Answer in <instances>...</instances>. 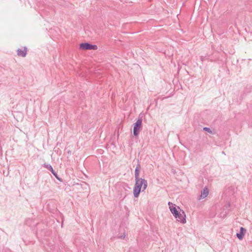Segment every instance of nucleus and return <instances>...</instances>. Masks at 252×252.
Listing matches in <instances>:
<instances>
[{
    "label": "nucleus",
    "mask_w": 252,
    "mask_h": 252,
    "mask_svg": "<svg viewBox=\"0 0 252 252\" xmlns=\"http://www.w3.org/2000/svg\"><path fill=\"white\" fill-rule=\"evenodd\" d=\"M148 183L147 180L142 178H139L135 180V184L133 189V194L135 197H138L141 189L143 191L145 190L147 187Z\"/></svg>",
    "instance_id": "1"
},
{
    "label": "nucleus",
    "mask_w": 252,
    "mask_h": 252,
    "mask_svg": "<svg viewBox=\"0 0 252 252\" xmlns=\"http://www.w3.org/2000/svg\"><path fill=\"white\" fill-rule=\"evenodd\" d=\"M174 217L178 221H180L182 223L184 224L186 222L185 213L181 210L180 211L177 212L176 214L174 215Z\"/></svg>",
    "instance_id": "2"
},
{
    "label": "nucleus",
    "mask_w": 252,
    "mask_h": 252,
    "mask_svg": "<svg viewBox=\"0 0 252 252\" xmlns=\"http://www.w3.org/2000/svg\"><path fill=\"white\" fill-rule=\"evenodd\" d=\"M142 120L141 119H138L137 121L134 124L133 127V135L137 136L142 126Z\"/></svg>",
    "instance_id": "3"
},
{
    "label": "nucleus",
    "mask_w": 252,
    "mask_h": 252,
    "mask_svg": "<svg viewBox=\"0 0 252 252\" xmlns=\"http://www.w3.org/2000/svg\"><path fill=\"white\" fill-rule=\"evenodd\" d=\"M43 166L45 167L46 169L50 171L55 176V177L60 181H62V180H61L59 176H58L57 173L54 171L53 167L50 164H46L44 163L43 165Z\"/></svg>",
    "instance_id": "4"
},
{
    "label": "nucleus",
    "mask_w": 252,
    "mask_h": 252,
    "mask_svg": "<svg viewBox=\"0 0 252 252\" xmlns=\"http://www.w3.org/2000/svg\"><path fill=\"white\" fill-rule=\"evenodd\" d=\"M246 232V229L243 227H241L240 232L236 234V236L240 240H242L244 238Z\"/></svg>",
    "instance_id": "5"
},
{
    "label": "nucleus",
    "mask_w": 252,
    "mask_h": 252,
    "mask_svg": "<svg viewBox=\"0 0 252 252\" xmlns=\"http://www.w3.org/2000/svg\"><path fill=\"white\" fill-rule=\"evenodd\" d=\"M17 55L19 57H25L27 54V48L26 47H24L23 50L18 49L17 50Z\"/></svg>",
    "instance_id": "6"
},
{
    "label": "nucleus",
    "mask_w": 252,
    "mask_h": 252,
    "mask_svg": "<svg viewBox=\"0 0 252 252\" xmlns=\"http://www.w3.org/2000/svg\"><path fill=\"white\" fill-rule=\"evenodd\" d=\"M209 194V189L207 187H205L203 190L201 191V193L199 196V199H203L206 197Z\"/></svg>",
    "instance_id": "7"
},
{
    "label": "nucleus",
    "mask_w": 252,
    "mask_h": 252,
    "mask_svg": "<svg viewBox=\"0 0 252 252\" xmlns=\"http://www.w3.org/2000/svg\"><path fill=\"white\" fill-rule=\"evenodd\" d=\"M168 205L169 206L170 211L173 215L174 216V215L176 214L177 212H178L177 208H176V206L170 202L168 203Z\"/></svg>",
    "instance_id": "8"
},
{
    "label": "nucleus",
    "mask_w": 252,
    "mask_h": 252,
    "mask_svg": "<svg viewBox=\"0 0 252 252\" xmlns=\"http://www.w3.org/2000/svg\"><path fill=\"white\" fill-rule=\"evenodd\" d=\"M91 44L88 42L82 43L80 44V48L83 50H90Z\"/></svg>",
    "instance_id": "9"
},
{
    "label": "nucleus",
    "mask_w": 252,
    "mask_h": 252,
    "mask_svg": "<svg viewBox=\"0 0 252 252\" xmlns=\"http://www.w3.org/2000/svg\"><path fill=\"white\" fill-rule=\"evenodd\" d=\"M141 168L140 164H137L135 169L134 174H135V178L136 179H138L140 178L139 177V173H140V169Z\"/></svg>",
    "instance_id": "10"
},
{
    "label": "nucleus",
    "mask_w": 252,
    "mask_h": 252,
    "mask_svg": "<svg viewBox=\"0 0 252 252\" xmlns=\"http://www.w3.org/2000/svg\"><path fill=\"white\" fill-rule=\"evenodd\" d=\"M97 49V45L91 44L90 50H96Z\"/></svg>",
    "instance_id": "11"
},
{
    "label": "nucleus",
    "mask_w": 252,
    "mask_h": 252,
    "mask_svg": "<svg viewBox=\"0 0 252 252\" xmlns=\"http://www.w3.org/2000/svg\"><path fill=\"white\" fill-rule=\"evenodd\" d=\"M203 129H204V130L208 132L209 133H211L212 132V131L211 130V129L210 128H209V127H204L203 128Z\"/></svg>",
    "instance_id": "12"
},
{
    "label": "nucleus",
    "mask_w": 252,
    "mask_h": 252,
    "mask_svg": "<svg viewBox=\"0 0 252 252\" xmlns=\"http://www.w3.org/2000/svg\"><path fill=\"white\" fill-rule=\"evenodd\" d=\"M125 237H126V235L124 233L123 235L119 236L118 238L120 239H124L125 238Z\"/></svg>",
    "instance_id": "13"
},
{
    "label": "nucleus",
    "mask_w": 252,
    "mask_h": 252,
    "mask_svg": "<svg viewBox=\"0 0 252 252\" xmlns=\"http://www.w3.org/2000/svg\"><path fill=\"white\" fill-rule=\"evenodd\" d=\"M200 58L201 61L202 62H203L206 59V57L201 56Z\"/></svg>",
    "instance_id": "14"
},
{
    "label": "nucleus",
    "mask_w": 252,
    "mask_h": 252,
    "mask_svg": "<svg viewBox=\"0 0 252 252\" xmlns=\"http://www.w3.org/2000/svg\"><path fill=\"white\" fill-rule=\"evenodd\" d=\"M177 208L179 209H180L179 207H177Z\"/></svg>",
    "instance_id": "15"
}]
</instances>
